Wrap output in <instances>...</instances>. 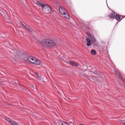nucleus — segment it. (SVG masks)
<instances>
[{
	"label": "nucleus",
	"instance_id": "f03ea898",
	"mask_svg": "<svg viewBox=\"0 0 125 125\" xmlns=\"http://www.w3.org/2000/svg\"><path fill=\"white\" fill-rule=\"evenodd\" d=\"M48 40L47 39H44L41 40L40 42V45L44 47H47Z\"/></svg>",
	"mask_w": 125,
	"mask_h": 125
},
{
	"label": "nucleus",
	"instance_id": "aec40b11",
	"mask_svg": "<svg viewBox=\"0 0 125 125\" xmlns=\"http://www.w3.org/2000/svg\"><path fill=\"white\" fill-rule=\"evenodd\" d=\"M37 2L38 4L40 5H41L42 3L40 1H37Z\"/></svg>",
	"mask_w": 125,
	"mask_h": 125
},
{
	"label": "nucleus",
	"instance_id": "a211bd4d",
	"mask_svg": "<svg viewBox=\"0 0 125 125\" xmlns=\"http://www.w3.org/2000/svg\"><path fill=\"white\" fill-rule=\"evenodd\" d=\"M40 6H41L43 8H44L46 6H47V5H45V4L42 3Z\"/></svg>",
	"mask_w": 125,
	"mask_h": 125
},
{
	"label": "nucleus",
	"instance_id": "9b49d317",
	"mask_svg": "<svg viewBox=\"0 0 125 125\" xmlns=\"http://www.w3.org/2000/svg\"><path fill=\"white\" fill-rule=\"evenodd\" d=\"M62 15H64V17L67 19H69L70 18V16L67 11L66 12H65V13L63 14Z\"/></svg>",
	"mask_w": 125,
	"mask_h": 125
},
{
	"label": "nucleus",
	"instance_id": "9d476101",
	"mask_svg": "<svg viewBox=\"0 0 125 125\" xmlns=\"http://www.w3.org/2000/svg\"><path fill=\"white\" fill-rule=\"evenodd\" d=\"M69 63L70 65L73 66H79L78 64L77 63L73 61H70Z\"/></svg>",
	"mask_w": 125,
	"mask_h": 125
},
{
	"label": "nucleus",
	"instance_id": "b1692460",
	"mask_svg": "<svg viewBox=\"0 0 125 125\" xmlns=\"http://www.w3.org/2000/svg\"><path fill=\"white\" fill-rule=\"evenodd\" d=\"M6 120L9 122H10V121H11L10 119L8 118H6Z\"/></svg>",
	"mask_w": 125,
	"mask_h": 125
},
{
	"label": "nucleus",
	"instance_id": "f257e3e1",
	"mask_svg": "<svg viewBox=\"0 0 125 125\" xmlns=\"http://www.w3.org/2000/svg\"><path fill=\"white\" fill-rule=\"evenodd\" d=\"M42 10L43 12L46 14H48L51 12H52L51 8L48 5L43 8Z\"/></svg>",
	"mask_w": 125,
	"mask_h": 125
},
{
	"label": "nucleus",
	"instance_id": "bb28decb",
	"mask_svg": "<svg viewBox=\"0 0 125 125\" xmlns=\"http://www.w3.org/2000/svg\"><path fill=\"white\" fill-rule=\"evenodd\" d=\"M122 123L125 125V121H122Z\"/></svg>",
	"mask_w": 125,
	"mask_h": 125
},
{
	"label": "nucleus",
	"instance_id": "6e6552de",
	"mask_svg": "<svg viewBox=\"0 0 125 125\" xmlns=\"http://www.w3.org/2000/svg\"><path fill=\"white\" fill-rule=\"evenodd\" d=\"M58 124L59 125H70L66 122L62 121H60Z\"/></svg>",
	"mask_w": 125,
	"mask_h": 125
},
{
	"label": "nucleus",
	"instance_id": "473e14b6",
	"mask_svg": "<svg viewBox=\"0 0 125 125\" xmlns=\"http://www.w3.org/2000/svg\"><path fill=\"white\" fill-rule=\"evenodd\" d=\"M97 45H98V43H97Z\"/></svg>",
	"mask_w": 125,
	"mask_h": 125
},
{
	"label": "nucleus",
	"instance_id": "ddd939ff",
	"mask_svg": "<svg viewBox=\"0 0 125 125\" xmlns=\"http://www.w3.org/2000/svg\"><path fill=\"white\" fill-rule=\"evenodd\" d=\"M97 69L96 68L94 67L92 69L91 72L94 73H97Z\"/></svg>",
	"mask_w": 125,
	"mask_h": 125
},
{
	"label": "nucleus",
	"instance_id": "2f4dec72",
	"mask_svg": "<svg viewBox=\"0 0 125 125\" xmlns=\"http://www.w3.org/2000/svg\"><path fill=\"white\" fill-rule=\"evenodd\" d=\"M90 34V35H91V34Z\"/></svg>",
	"mask_w": 125,
	"mask_h": 125
},
{
	"label": "nucleus",
	"instance_id": "7ed1b4c3",
	"mask_svg": "<svg viewBox=\"0 0 125 125\" xmlns=\"http://www.w3.org/2000/svg\"><path fill=\"white\" fill-rule=\"evenodd\" d=\"M47 45L48 47H52L55 46L56 43L53 40L48 39Z\"/></svg>",
	"mask_w": 125,
	"mask_h": 125
},
{
	"label": "nucleus",
	"instance_id": "dca6fc26",
	"mask_svg": "<svg viewBox=\"0 0 125 125\" xmlns=\"http://www.w3.org/2000/svg\"><path fill=\"white\" fill-rule=\"evenodd\" d=\"M35 74L37 76L38 78L40 79L41 78V75H38V73H35Z\"/></svg>",
	"mask_w": 125,
	"mask_h": 125
},
{
	"label": "nucleus",
	"instance_id": "a878e982",
	"mask_svg": "<svg viewBox=\"0 0 125 125\" xmlns=\"http://www.w3.org/2000/svg\"><path fill=\"white\" fill-rule=\"evenodd\" d=\"M18 100H18H17V101L18 102H20V99H19L17 97V98H16V100Z\"/></svg>",
	"mask_w": 125,
	"mask_h": 125
},
{
	"label": "nucleus",
	"instance_id": "c85d7f7f",
	"mask_svg": "<svg viewBox=\"0 0 125 125\" xmlns=\"http://www.w3.org/2000/svg\"><path fill=\"white\" fill-rule=\"evenodd\" d=\"M94 42H95L96 41V40L95 39H94Z\"/></svg>",
	"mask_w": 125,
	"mask_h": 125
},
{
	"label": "nucleus",
	"instance_id": "c756f323",
	"mask_svg": "<svg viewBox=\"0 0 125 125\" xmlns=\"http://www.w3.org/2000/svg\"><path fill=\"white\" fill-rule=\"evenodd\" d=\"M16 83H17L16 82Z\"/></svg>",
	"mask_w": 125,
	"mask_h": 125
},
{
	"label": "nucleus",
	"instance_id": "cd10ccee",
	"mask_svg": "<svg viewBox=\"0 0 125 125\" xmlns=\"http://www.w3.org/2000/svg\"><path fill=\"white\" fill-rule=\"evenodd\" d=\"M80 125H83V124H81Z\"/></svg>",
	"mask_w": 125,
	"mask_h": 125
},
{
	"label": "nucleus",
	"instance_id": "1a4fd4ad",
	"mask_svg": "<svg viewBox=\"0 0 125 125\" xmlns=\"http://www.w3.org/2000/svg\"><path fill=\"white\" fill-rule=\"evenodd\" d=\"M115 12L112 11V12L109 15V16L111 18L113 19L115 18Z\"/></svg>",
	"mask_w": 125,
	"mask_h": 125
},
{
	"label": "nucleus",
	"instance_id": "f3484780",
	"mask_svg": "<svg viewBox=\"0 0 125 125\" xmlns=\"http://www.w3.org/2000/svg\"><path fill=\"white\" fill-rule=\"evenodd\" d=\"M10 124H11L13 125H16V123L14 122L13 121H10Z\"/></svg>",
	"mask_w": 125,
	"mask_h": 125
},
{
	"label": "nucleus",
	"instance_id": "393cba45",
	"mask_svg": "<svg viewBox=\"0 0 125 125\" xmlns=\"http://www.w3.org/2000/svg\"><path fill=\"white\" fill-rule=\"evenodd\" d=\"M31 87L32 88V89H35V88H34V86L32 85H31Z\"/></svg>",
	"mask_w": 125,
	"mask_h": 125
},
{
	"label": "nucleus",
	"instance_id": "0eeeda50",
	"mask_svg": "<svg viewBox=\"0 0 125 125\" xmlns=\"http://www.w3.org/2000/svg\"><path fill=\"white\" fill-rule=\"evenodd\" d=\"M20 22L22 26H24L25 28V27H26L29 32H30L31 33L32 32V29L30 27L28 26H25V25H24L23 24L22 22L21 21H20Z\"/></svg>",
	"mask_w": 125,
	"mask_h": 125
},
{
	"label": "nucleus",
	"instance_id": "6ab92c4d",
	"mask_svg": "<svg viewBox=\"0 0 125 125\" xmlns=\"http://www.w3.org/2000/svg\"><path fill=\"white\" fill-rule=\"evenodd\" d=\"M86 41H87V42H91V40L89 38H87L86 39Z\"/></svg>",
	"mask_w": 125,
	"mask_h": 125
},
{
	"label": "nucleus",
	"instance_id": "20e7f679",
	"mask_svg": "<svg viewBox=\"0 0 125 125\" xmlns=\"http://www.w3.org/2000/svg\"><path fill=\"white\" fill-rule=\"evenodd\" d=\"M35 59L34 57L31 56H29L27 58L28 61L33 64L34 63Z\"/></svg>",
	"mask_w": 125,
	"mask_h": 125
},
{
	"label": "nucleus",
	"instance_id": "4468645a",
	"mask_svg": "<svg viewBox=\"0 0 125 125\" xmlns=\"http://www.w3.org/2000/svg\"><path fill=\"white\" fill-rule=\"evenodd\" d=\"M21 53V51L20 50L18 49H16V54H17L18 56L20 55Z\"/></svg>",
	"mask_w": 125,
	"mask_h": 125
},
{
	"label": "nucleus",
	"instance_id": "2eb2a0df",
	"mask_svg": "<svg viewBox=\"0 0 125 125\" xmlns=\"http://www.w3.org/2000/svg\"><path fill=\"white\" fill-rule=\"evenodd\" d=\"M91 52L92 54L93 55H96V51L94 50H92L91 51Z\"/></svg>",
	"mask_w": 125,
	"mask_h": 125
},
{
	"label": "nucleus",
	"instance_id": "423d86ee",
	"mask_svg": "<svg viewBox=\"0 0 125 125\" xmlns=\"http://www.w3.org/2000/svg\"><path fill=\"white\" fill-rule=\"evenodd\" d=\"M125 17V16H123L121 15L120 16L119 14L116 15L115 17V19L117 20H120V21H121L122 19Z\"/></svg>",
	"mask_w": 125,
	"mask_h": 125
},
{
	"label": "nucleus",
	"instance_id": "5701e85b",
	"mask_svg": "<svg viewBox=\"0 0 125 125\" xmlns=\"http://www.w3.org/2000/svg\"><path fill=\"white\" fill-rule=\"evenodd\" d=\"M91 43L90 42H87L86 44V45L87 46H90L91 44Z\"/></svg>",
	"mask_w": 125,
	"mask_h": 125
},
{
	"label": "nucleus",
	"instance_id": "4be33fe9",
	"mask_svg": "<svg viewBox=\"0 0 125 125\" xmlns=\"http://www.w3.org/2000/svg\"><path fill=\"white\" fill-rule=\"evenodd\" d=\"M115 72L117 75L120 74V73L117 71H115Z\"/></svg>",
	"mask_w": 125,
	"mask_h": 125
},
{
	"label": "nucleus",
	"instance_id": "39448f33",
	"mask_svg": "<svg viewBox=\"0 0 125 125\" xmlns=\"http://www.w3.org/2000/svg\"><path fill=\"white\" fill-rule=\"evenodd\" d=\"M60 12L62 14L66 12V10L62 6H60L59 8Z\"/></svg>",
	"mask_w": 125,
	"mask_h": 125
},
{
	"label": "nucleus",
	"instance_id": "f8f14e48",
	"mask_svg": "<svg viewBox=\"0 0 125 125\" xmlns=\"http://www.w3.org/2000/svg\"><path fill=\"white\" fill-rule=\"evenodd\" d=\"M34 62V63H33V64H35L36 65H39L41 63V62L40 60H36V59H35Z\"/></svg>",
	"mask_w": 125,
	"mask_h": 125
},
{
	"label": "nucleus",
	"instance_id": "7c9ffc66",
	"mask_svg": "<svg viewBox=\"0 0 125 125\" xmlns=\"http://www.w3.org/2000/svg\"><path fill=\"white\" fill-rule=\"evenodd\" d=\"M18 19L19 20V19Z\"/></svg>",
	"mask_w": 125,
	"mask_h": 125
},
{
	"label": "nucleus",
	"instance_id": "412c9836",
	"mask_svg": "<svg viewBox=\"0 0 125 125\" xmlns=\"http://www.w3.org/2000/svg\"><path fill=\"white\" fill-rule=\"evenodd\" d=\"M118 76H119V78L121 79L122 80L123 79V77L121 75L120 73V74H119Z\"/></svg>",
	"mask_w": 125,
	"mask_h": 125
}]
</instances>
